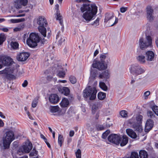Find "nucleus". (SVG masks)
<instances>
[{
  "instance_id": "obj_1",
  "label": "nucleus",
  "mask_w": 158,
  "mask_h": 158,
  "mask_svg": "<svg viewBox=\"0 0 158 158\" xmlns=\"http://www.w3.org/2000/svg\"><path fill=\"white\" fill-rule=\"evenodd\" d=\"M95 4H90L89 3H84L81 8V10L84 13L82 16V18L85 20L86 22L88 23L93 19V18L96 14L98 8Z\"/></svg>"
},
{
  "instance_id": "obj_2",
  "label": "nucleus",
  "mask_w": 158,
  "mask_h": 158,
  "mask_svg": "<svg viewBox=\"0 0 158 158\" xmlns=\"http://www.w3.org/2000/svg\"><path fill=\"white\" fill-rule=\"evenodd\" d=\"M14 139V134L12 131H9L6 132L2 137L4 149L9 148L10 144Z\"/></svg>"
},
{
  "instance_id": "obj_3",
  "label": "nucleus",
  "mask_w": 158,
  "mask_h": 158,
  "mask_svg": "<svg viewBox=\"0 0 158 158\" xmlns=\"http://www.w3.org/2000/svg\"><path fill=\"white\" fill-rule=\"evenodd\" d=\"M97 91L95 87L89 86L83 91V96L85 98H89L91 100H94L96 96Z\"/></svg>"
},
{
  "instance_id": "obj_4",
  "label": "nucleus",
  "mask_w": 158,
  "mask_h": 158,
  "mask_svg": "<svg viewBox=\"0 0 158 158\" xmlns=\"http://www.w3.org/2000/svg\"><path fill=\"white\" fill-rule=\"evenodd\" d=\"M40 38L38 34L32 33L27 40V44L29 47L34 48L37 46V43L40 42Z\"/></svg>"
},
{
  "instance_id": "obj_5",
  "label": "nucleus",
  "mask_w": 158,
  "mask_h": 158,
  "mask_svg": "<svg viewBox=\"0 0 158 158\" xmlns=\"http://www.w3.org/2000/svg\"><path fill=\"white\" fill-rule=\"evenodd\" d=\"M152 39L150 35L147 36L145 39L140 38L139 39V45L142 49H144L152 45Z\"/></svg>"
},
{
  "instance_id": "obj_6",
  "label": "nucleus",
  "mask_w": 158,
  "mask_h": 158,
  "mask_svg": "<svg viewBox=\"0 0 158 158\" xmlns=\"http://www.w3.org/2000/svg\"><path fill=\"white\" fill-rule=\"evenodd\" d=\"M9 68H5L3 70L0 71V74H9L11 73L16 74L19 70V66L15 63H13L12 65H10Z\"/></svg>"
},
{
  "instance_id": "obj_7",
  "label": "nucleus",
  "mask_w": 158,
  "mask_h": 158,
  "mask_svg": "<svg viewBox=\"0 0 158 158\" xmlns=\"http://www.w3.org/2000/svg\"><path fill=\"white\" fill-rule=\"evenodd\" d=\"M136 119L137 122L133 125L132 128L135 131H138L139 132H141L143 130L141 125L143 116L141 115H138L136 117Z\"/></svg>"
},
{
  "instance_id": "obj_8",
  "label": "nucleus",
  "mask_w": 158,
  "mask_h": 158,
  "mask_svg": "<svg viewBox=\"0 0 158 158\" xmlns=\"http://www.w3.org/2000/svg\"><path fill=\"white\" fill-rule=\"evenodd\" d=\"M103 60H95L92 64V67L94 68H97L99 70L105 69L107 68V66L106 63Z\"/></svg>"
},
{
  "instance_id": "obj_9",
  "label": "nucleus",
  "mask_w": 158,
  "mask_h": 158,
  "mask_svg": "<svg viewBox=\"0 0 158 158\" xmlns=\"http://www.w3.org/2000/svg\"><path fill=\"white\" fill-rule=\"evenodd\" d=\"M130 70L131 73L136 75L141 74L144 72V70L136 64H131Z\"/></svg>"
},
{
  "instance_id": "obj_10",
  "label": "nucleus",
  "mask_w": 158,
  "mask_h": 158,
  "mask_svg": "<svg viewBox=\"0 0 158 158\" xmlns=\"http://www.w3.org/2000/svg\"><path fill=\"white\" fill-rule=\"evenodd\" d=\"M108 139L110 142L118 145L120 143V136L116 134H112L109 136Z\"/></svg>"
},
{
  "instance_id": "obj_11",
  "label": "nucleus",
  "mask_w": 158,
  "mask_h": 158,
  "mask_svg": "<svg viewBox=\"0 0 158 158\" xmlns=\"http://www.w3.org/2000/svg\"><path fill=\"white\" fill-rule=\"evenodd\" d=\"M55 10H56V18L57 20H58L61 26H63V22L62 16L60 15V11L59 10V6L58 4H56L55 6Z\"/></svg>"
},
{
  "instance_id": "obj_12",
  "label": "nucleus",
  "mask_w": 158,
  "mask_h": 158,
  "mask_svg": "<svg viewBox=\"0 0 158 158\" xmlns=\"http://www.w3.org/2000/svg\"><path fill=\"white\" fill-rule=\"evenodd\" d=\"M147 18L150 22L152 21L154 19L153 15L154 10L152 6H148L146 8Z\"/></svg>"
},
{
  "instance_id": "obj_13",
  "label": "nucleus",
  "mask_w": 158,
  "mask_h": 158,
  "mask_svg": "<svg viewBox=\"0 0 158 158\" xmlns=\"http://www.w3.org/2000/svg\"><path fill=\"white\" fill-rule=\"evenodd\" d=\"M13 63H15L13 60H0V69L3 67V66H12Z\"/></svg>"
},
{
  "instance_id": "obj_14",
  "label": "nucleus",
  "mask_w": 158,
  "mask_h": 158,
  "mask_svg": "<svg viewBox=\"0 0 158 158\" xmlns=\"http://www.w3.org/2000/svg\"><path fill=\"white\" fill-rule=\"evenodd\" d=\"M37 23L39 26H45L47 27L48 24L46 19L42 16H39L37 19Z\"/></svg>"
},
{
  "instance_id": "obj_15",
  "label": "nucleus",
  "mask_w": 158,
  "mask_h": 158,
  "mask_svg": "<svg viewBox=\"0 0 158 158\" xmlns=\"http://www.w3.org/2000/svg\"><path fill=\"white\" fill-rule=\"evenodd\" d=\"M25 153H29L32 148V144L30 142H27L21 146Z\"/></svg>"
},
{
  "instance_id": "obj_16",
  "label": "nucleus",
  "mask_w": 158,
  "mask_h": 158,
  "mask_svg": "<svg viewBox=\"0 0 158 158\" xmlns=\"http://www.w3.org/2000/svg\"><path fill=\"white\" fill-rule=\"evenodd\" d=\"M49 99L51 103L56 104L59 102V98L56 94H52L49 96Z\"/></svg>"
},
{
  "instance_id": "obj_17",
  "label": "nucleus",
  "mask_w": 158,
  "mask_h": 158,
  "mask_svg": "<svg viewBox=\"0 0 158 158\" xmlns=\"http://www.w3.org/2000/svg\"><path fill=\"white\" fill-rule=\"evenodd\" d=\"M153 121L151 119H148L146 123L145 130V132H148L153 127Z\"/></svg>"
},
{
  "instance_id": "obj_18",
  "label": "nucleus",
  "mask_w": 158,
  "mask_h": 158,
  "mask_svg": "<svg viewBox=\"0 0 158 158\" xmlns=\"http://www.w3.org/2000/svg\"><path fill=\"white\" fill-rule=\"evenodd\" d=\"M30 56V54L28 52H22L17 55L16 58L17 59H27Z\"/></svg>"
},
{
  "instance_id": "obj_19",
  "label": "nucleus",
  "mask_w": 158,
  "mask_h": 158,
  "mask_svg": "<svg viewBox=\"0 0 158 158\" xmlns=\"http://www.w3.org/2000/svg\"><path fill=\"white\" fill-rule=\"evenodd\" d=\"M28 2V0H18L17 4L16 5V7L18 8H21L22 6H25L27 5Z\"/></svg>"
},
{
  "instance_id": "obj_20",
  "label": "nucleus",
  "mask_w": 158,
  "mask_h": 158,
  "mask_svg": "<svg viewBox=\"0 0 158 158\" xmlns=\"http://www.w3.org/2000/svg\"><path fill=\"white\" fill-rule=\"evenodd\" d=\"M58 72L57 75L60 78L64 77L65 75V73L61 66H58L56 69Z\"/></svg>"
},
{
  "instance_id": "obj_21",
  "label": "nucleus",
  "mask_w": 158,
  "mask_h": 158,
  "mask_svg": "<svg viewBox=\"0 0 158 158\" xmlns=\"http://www.w3.org/2000/svg\"><path fill=\"white\" fill-rule=\"evenodd\" d=\"M127 134L130 137L133 138L135 139L137 137V135L135 132L131 129H127L126 130Z\"/></svg>"
},
{
  "instance_id": "obj_22",
  "label": "nucleus",
  "mask_w": 158,
  "mask_h": 158,
  "mask_svg": "<svg viewBox=\"0 0 158 158\" xmlns=\"http://www.w3.org/2000/svg\"><path fill=\"white\" fill-rule=\"evenodd\" d=\"M23 149L21 147H20L19 149L17 150L15 154L13 153H12V155L14 158H18V156H21L24 153H25L23 151Z\"/></svg>"
},
{
  "instance_id": "obj_23",
  "label": "nucleus",
  "mask_w": 158,
  "mask_h": 158,
  "mask_svg": "<svg viewBox=\"0 0 158 158\" xmlns=\"http://www.w3.org/2000/svg\"><path fill=\"white\" fill-rule=\"evenodd\" d=\"M120 143L121 146L125 145L128 142V137L126 136H123L122 137L120 136Z\"/></svg>"
},
{
  "instance_id": "obj_24",
  "label": "nucleus",
  "mask_w": 158,
  "mask_h": 158,
  "mask_svg": "<svg viewBox=\"0 0 158 158\" xmlns=\"http://www.w3.org/2000/svg\"><path fill=\"white\" fill-rule=\"evenodd\" d=\"M45 26H39L38 27L39 31L44 37L46 36L47 30Z\"/></svg>"
},
{
  "instance_id": "obj_25",
  "label": "nucleus",
  "mask_w": 158,
  "mask_h": 158,
  "mask_svg": "<svg viewBox=\"0 0 158 158\" xmlns=\"http://www.w3.org/2000/svg\"><path fill=\"white\" fill-rule=\"evenodd\" d=\"M69 105L68 99L65 98H63L60 103V106L62 108L67 107Z\"/></svg>"
},
{
  "instance_id": "obj_26",
  "label": "nucleus",
  "mask_w": 158,
  "mask_h": 158,
  "mask_svg": "<svg viewBox=\"0 0 158 158\" xmlns=\"http://www.w3.org/2000/svg\"><path fill=\"white\" fill-rule=\"evenodd\" d=\"M110 77V73L107 70L105 71L102 72L101 74H100L99 76V77L100 78H105L106 79H108Z\"/></svg>"
},
{
  "instance_id": "obj_27",
  "label": "nucleus",
  "mask_w": 158,
  "mask_h": 158,
  "mask_svg": "<svg viewBox=\"0 0 158 158\" xmlns=\"http://www.w3.org/2000/svg\"><path fill=\"white\" fill-rule=\"evenodd\" d=\"M147 59H153L154 57V53L151 51H148L146 52Z\"/></svg>"
},
{
  "instance_id": "obj_28",
  "label": "nucleus",
  "mask_w": 158,
  "mask_h": 158,
  "mask_svg": "<svg viewBox=\"0 0 158 158\" xmlns=\"http://www.w3.org/2000/svg\"><path fill=\"white\" fill-rule=\"evenodd\" d=\"M114 17V15L113 14H107L106 15L105 18L104 19V22L107 23L108 21H110V19H112Z\"/></svg>"
},
{
  "instance_id": "obj_29",
  "label": "nucleus",
  "mask_w": 158,
  "mask_h": 158,
  "mask_svg": "<svg viewBox=\"0 0 158 158\" xmlns=\"http://www.w3.org/2000/svg\"><path fill=\"white\" fill-rule=\"evenodd\" d=\"M139 156L140 158H147L148 153L144 150H141L139 152Z\"/></svg>"
},
{
  "instance_id": "obj_30",
  "label": "nucleus",
  "mask_w": 158,
  "mask_h": 158,
  "mask_svg": "<svg viewBox=\"0 0 158 158\" xmlns=\"http://www.w3.org/2000/svg\"><path fill=\"white\" fill-rule=\"evenodd\" d=\"M11 48L15 50H17L19 48V44L17 42L11 41L10 44Z\"/></svg>"
},
{
  "instance_id": "obj_31",
  "label": "nucleus",
  "mask_w": 158,
  "mask_h": 158,
  "mask_svg": "<svg viewBox=\"0 0 158 158\" xmlns=\"http://www.w3.org/2000/svg\"><path fill=\"white\" fill-rule=\"evenodd\" d=\"M62 93L66 96H68L69 95L70 90L67 87H63L61 89Z\"/></svg>"
},
{
  "instance_id": "obj_32",
  "label": "nucleus",
  "mask_w": 158,
  "mask_h": 158,
  "mask_svg": "<svg viewBox=\"0 0 158 158\" xmlns=\"http://www.w3.org/2000/svg\"><path fill=\"white\" fill-rule=\"evenodd\" d=\"M106 93L102 92H99L98 94V98L100 100L104 99L106 98Z\"/></svg>"
},
{
  "instance_id": "obj_33",
  "label": "nucleus",
  "mask_w": 158,
  "mask_h": 158,
  "mask_svg": "<svg viewBox=\"0 0 158 158\" xmlns=\"http://www.w3.org/2000/svg\"><path fill=\"white\" fill-rule=\"evenodd\" d=\"M24 20V19H10V21L11 23H17L19 22L23 21Z\"/></svg>"
},
{
  "instance_id": "obj_34",
  "label": "nucleus",
  "mask_w": 158,
  "mask_h": 158,
  "mask_svg": "<svg viewBox=\"0 0 158 158\" xmlns=\"http://www.w3.org/2000/svg\"><path fill=\"white\" fill-rule=\"evenodd\" d=\"M99 20L100 19L98 18L94 21L91 23V25L94 26L95 28H97V26L99 25Z\"/></svg>"
},
{
  "instance_id": "obj_35",
  "label": "nucleus",
  "mask_w": 158,
  "mask_h": 158,
  "mask_svg": "<svg viewBox=\"0 0 158 158\" xmlns=\"http://www.w3.org/2000/svg\"><path fill=\"white\" fill-rule=\"evenodd\" d=\"M63 141L64 139L63 136L61 135H59L58 139V143L60 147H61L62 146V144Z\"/></svg>"
},
{
  "instance_id": "obj_36",
  "label": "nucleus",
  "mask_w": 158,
  "mask_h": 158,
  "mask_svg": "<svg viewBox=\"0 0 158 158\" xmlns=\"http://www.w3.org/2000/svg\"><path fill=\"white\" fill-rule=\"evenodd\" d=\"M50 110L51 112L55 113L59 110V107L56 106H52L50 107Z\"/></svg>"
},
{
  "instance_id": "obj_37",
  "label": "nucleus",
  "mask_w": 158,
  "mask_h": 158,
  "mask_svg": "<svg viewBox=\"0 0 158 158\" xmlns=\"http://www.w3.org/2000/svg\"><path fill=\"white\" fill-rule=\"evenodd\" d=\"M99 86L104 91H106L107 89V86L103 82H100L99 83Z\"/></svg>"
},
{
  "instance_id": "obj_38",
  "label": "nucleus",
  "mask_w": 158,
  "mask_h": 158,
  "mask_svg": "<svg viewBox=\"0 0 158 158\" xmlns=\"http://www.w3.org/2000/svg\"><path fill=\"white\" fill-rule=\"evenodd\" d=\"M97 74V70L95 69H92L90 71L91 76L94 78H95Z\"/></svg>"
},
{
  "instance_id": "obj_39",
  "label": "nucleus",
  "mask_w": 158,
  "mask_h": 158,
  "mask_svg": "<svg viewBox=\"0 0 158 158\" xmlns=\"http://www.w3.org/2000/svg\"><path fill=\"white\" fill-rule=\"evenodd\" d=\"M100 59H106L109 58L108 54L107 53H102L100 55Z\"/></svg>"
},
{
  "instance_id": "obj_40",
  "label": "nucleus",
  "mask_w": 158,
  "mask_h": 158,
  "mask_svg": "<svg viewBox=\"0 0 158 158\" xmlns=\"http://www.w3.org/2000/svg\"><path fill=\"white\" fill-rule=\"evenodd\" d=\"M157 116H158V106H156L154 105L151 107Z\"/></svg>"
},
{
  "instance_id": "obj_41",
  "label": "nucleus",
  "mask_w": 158,
  "mask_h": 158,
  "mask_svg": "<svg viewBox=\"0 0 158 158\" xmlns=\"http://www.w3.org/2000/svg\"><path fill=\"white\" fill-rule=\"evenodd\" d=\"M69 79L70 82L72 84H75L77 81V80L76 77L73 76H71L69 77Z\"/></svg>"
},
{
  "instance_id": "obj_42",
  "label": "nucleus",
  "mask_w": 158,
  "mask_h": 158,
  "mask_svg": "<svg viewBox=\"0 0 158 158\" xmlns=\"http://www.w3.org/2000/svg\"><path fill=\"white\" fill-rule=\"evenodd\" d=\"M38 98L36 97L33 100L32 103V107L35 108L36 107L38 103Z\"/></svg>"
},
{
  "instance_id": "obj_43",
  "label": "nucleus",
  "mask_w": 158,
  "mask_h": 158,
  "mask_svg": "<svg viewBox=\"0 0 158 158\" xmlns=\"http://www.w3.org/2000/svg\"><path fill=\"white\" fill-rule=\"evenodd\" d=\"M98 109V107L97 106H96L95 104H94L93 105L92 109V111L93 114H95L96 112L97 113V112H98L97 111V110Z\"/></svg>"
},
{
  "instance_id": "obj_44",
  "label": "nucleus",
  "mask_w": 158,
  "mask_h": 158,
  "mask_svg": "<svg viewBox=\"0 0 158 158\" xmlns=\"http://www.w3.org/2000/svg\"><path fill=\"white\" fill-rule=\"evenodd\" d=\"M0 59H12L10 56L3 54L0 55Z\"/></svg>"
},
{
  "instance_id": "obj_45",
  "label": "nucleus",
  "mask_w": 158,
  "mask_h": 158,
  "mask_svg": "<svg viewBox=\"0 0 158 158\" xmlns=\"http://www.w3.org/2000/svg\"><path fill=\"white\" fill-rule=\"evenodd\" d=\"M5 40V38L4 35L3 34H1L0 35V45L2 44Z\"/></svg>"
},
{
  "instance_id": "obj_46",
  "label": "nucleus",
  "mask_w": 158,
  "mask_h": 158,
  "mask_svg": "<svg viewBox=\"0 0 158 158\" xmlns=\"http://www.w3.org/2000/svg\"><path fill=\"white\" fill-rule=\"evenodd\" d=\"M120 114L123 118H126L127 116V112L126 110H122L120 112Z\"/></svg>"
},
{
  "instance_id": "obj_47",
  "label": "nucleus",
  "mask_w": 158,
  "mask_h": 158,
  "mask_svg": "<svg viewBox=\"0 0 158 158\" xmlns=\"http://www.w3.org/2000/svg\"><path fill=\"white\" fill-rule=\"evenodd\" d=\"M128 158H139L138 154L136 152H133L131 153L130 157Z\"/></svg>"
},
{
  "instance_id": "obj_48",
  "label": "nucleus",
  "mask_w": 158,
  "mask_h": 158,
  "mask_svg": "<svg viewBox=\"0 0 158 158\" xmlns=\"http://www.w3.org/2000/svg\"><path fill=\"white\" fill-rule=\"evenodd\" d=\"M76 158H81V152L80 149H78L75 152Z\"/></svg>"
},
{
  "instance_id": "obj_49",
  "label": "nucleus",
  "mask_w": 158,
  "mask_h": 158,
  "mask_svg": "<svg viewBox=\"0 0 158 158\" xmlns=\"http://www.w3.org/2000/svg\"><path fill=\"white\" fill-rule=\"evenodd\" d=\"M147 115L149 117L153 118L155 117V115L154 113L151 111H148Z\"/></svg>"
},
{
  "instance_id": "obj_50",
  "label": "nucleus",
  "mask_w": 158,
  "mask_h": 158,
  "mask_svg": "<svg viewBox=\"0 0 158 158\" xmlns=\"http://www.w3.org/2000/svg\"><path fill=\"white\" fill-rule=\"evenodd\" d=\"M153 60H138V61L139 63L142 64H147V62L148 63H149V62L150 61H152Z\"/></svg>"
},
{
  "instance_id": "obj_51",
  "label": "nucleus",
  "mask_w": 158,
  "mask_h": 158,
  "mask_svg": "<svg viewBox=\"0 0 158 158\" xmlns=\"http://www.w3.org/2000/svg\"><path fill=\"white\" fill-rule=\"evenodd\" d=\"M135 118L134 117H133L131 119H129L128 121V123L130 124L131 125H132V126L135 123H136L135 121Z\"/></svg>"
},
{
  "instance_id": "obj_52",
  "label": "nucleus",
  "mask_w": 158,
  "mask_h": 158,
  "mask_svg": "<svg viewBox=\"0 0 158 158\" xmlns=\"http://www.w3.org/2000/svg\"><path fill=\"white\" fill-rule=\"evenodd\" d=\"M110 133V131L109 130H107L102 135V138L105 139L106 138L108 135Z\"/></svg>"
},
{
  "instance_id": "obj_53",
  "label": "nucleus",
  "mask_w": 158,
  "mask_h": 158,
  "mask_svg": "<svg viewBox=\"0 0 158 158\" xmlns=\"http://www.w3.org/2000/svg\"><path fill=\"white\" fill-rule=\"evenodd\" d=\"M37 153H38V152L37 151L35 150H33V152H31L30 153V156H36V155H37Z\"/></svg>"
},
{
  "instance_id": "obj_54",
  "label": "nucleus",
  "mask_w": 158,
  "mask_h": 158,
  "mask_svg": "<svg viewBox=\"0 0 158 158\" xmlns=\"http://www.w3.org/2000/svg\"><path fill=\"white\" fill-rule=\"evenodd\" d=\"M97 129L98 130H102L104 129V127L102 125H98L97 126Z\"/></svg>"
},
{
  "instance_id": "obj_55",
  "label": "nucleus",
  "mask_w": 158,
  "mask_h": 158,
  "mask_svg": "<svg viewBox=\"0 0 158 158\" xmlns=\"http://www.w3.org/2000/svg\"><path fill=\"white\" fill-rule=\"evenodd\" d=\"M150 94V92L149 91H148L145 92L144 93V95L145 97V99H146Z\"/></svg>"
},
{
  "instance_id": "obj_56",
  "label": "nucleus",
  "mask_w": 158,
  "mask_h": 158,
  "mask_svg": "<svg viewBox=\"0 0 158 158\" xmlns=\"http://www.w3.org/2000/svg\"><path fill=\"white\" fill-rule=\"evenodd\" d=\"M28 84V83L27 81L26 80H25L24 81L23 83L22 84V86L23 87H25L27 86Z\"/></svg>"
},
{
  "instance_id": "obj_57",
  "label": "nucleus",
  "mask_w": 158,
  "mask_h": 158,
  "mask_svg": "<svg viewBox=\"0 0 158 158\" xmlns=\"http://www.w3.org/2000/svg\"><path fill=\"white\" fill-rule=\"evenodd\" d=\"M127 10L126 7H122L120 8V11L122 13H124Z\"/></svg>"
},
{
  "instance_id": "obj_58",
  "label": "nucleus",
  "mask_w": 158,
  "mask_h": 158,
  "mask_svg": "<svg viewBox=\"0 0 158 158\" xmlns=\"http://www.w3.org/2000/svg\"><path fill=\"white\" fill-rule=\"evenodd\" d=\"M27 114L29 117V118L31 120H33L34 118L30 114V113L28 111H27Z\"/></svg>"
},
{
  "instance_id": "obj_59",
  "label": "nucleus",
  "mask_w": 158,
  "mask_h": 158,
  "mask_svg": "<svg viewBox=\"0 0 158 158\" xmlns=\"http://www.w3.org/2000/svg\"><path fill=\"white\" fill-rule=\"evenodd\" d=\"M0 30H2L4 32H7L9 31L8 29L7 28H0Z\"/></svg>"
},
{
  "instance_id": "obj_60",
  "label": "nucleus",
  "mask_w": 158,
  "mask_h": 158,
  "mask_svg": "<svg viewBox=\"0 0 158 158\" xmlns=\"http://www.w3.org/2000/svg\"><path fill=\"white\" fill-rule=\"evenodd\" d=\"M4 123L2 119L0 118V127H2L4 126Z\"/></svg>"
},
{
  "instance_id": "obj_61",
  "label": "nucleus",
  "mask_w": 158,
  "mask_h": 158,
  "mask_svg": "<svg viewBox=\"0 0 158 158\" xmlns=\"http://www.w3.org/2000/svg\"><path fill=\"white\" fill-rule=\"evenodd\" d=\"M99 53V51L98 49L96 50L95 52H94V56H96L97 55H98Z\"/></svg>"
},
{
  "instance_id": "obj_62",
  "label": "nucleus",
  "mask_w": 158,
  "mask_h": 158,
  "mask_svg": "<svg viewBox=\"0 0 158 158\" xmlns=\"http://www.w3.org/2000/svg\"><path fill=\"white\" fill-rule=\"evenodd\" d=\"M145 57L144 55H141L138 56V58H139L138 59H144Z\"/></svg>"
},
{
  "instance_id": "obj_63",
  "label": "nucleus",
  "mask_w": 158,
  "mask_h": 158,
  "mask_svg": "<svg viewBox=\"0 0 158 158\" xmlns=\"http://www.w3.org/2000/svg\"><path fill=\"white\" fill-rule=\"evenodd\" d=\"M65 40V38H62L60 39V40L59 41V44H61L62 42H64Z\"/></svg>"
},
{
  "instance_id": "obj_64",
  "label": "nucleus",
  "mask_w": 158,
  "mask_h": 158,
  "mask_svg": "<svg viewBox=\"0 0 158 158\" xmlns=\"http://www.w3.org/2000/svg\"><path fill=\"white\" fill-rule=\"evenodd\" d=\"M74 132L73 131H71L69 132V136L70 137H72L74 135Z\"/></svg>"
}]
</instances>
